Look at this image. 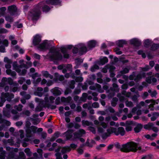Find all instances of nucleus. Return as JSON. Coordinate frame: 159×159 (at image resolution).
<instances>
[{
  "mask_svg": "<svg viewBox=\"0 0 159 159\" xmlns=\"http://www.w3.org/2000/svg\"><path fill=\"white\" fill-rule=\"evenodd\" d=\"M60 50L63 56L55 48L50 49L46 55H43V56L44 59L52 61L54 64L57 65L59 61L62 60L63 57L68 59L70 57L68 52L64 48L61 47Z\"/></svg>",
  "mask_w": 159,
  "mask_h": 159,
  "instance_id": "1",
  "label": "nucleus"
},
{
  "mask_svg": "<svg viewBox=\"0 0 159 159\" xmlns=\"http://www.w3.org/2000/svg\"><path fill=\"white\" fill-rule=\"evenodd\" d=\"M107 133H103L102 136L103 139H106L110 134L114 133L116 135H118L120 134L121 136L124 135L125 133V131L124 128L119 127L118 129L112 127H111L108 129L107 130Z\"/></svg>",
  "mask_w": 159,
  "mask_h": 159,
  "instance_id": "2",
  "label": "nucleus"
},
{
  "mask_svg": "<svg viewBox=\"0 0 159 159\" xmlns=\"http://www.w3.org/2000/svg\"><path fill=\"white\" fill-rule=\"evenodd\" d=\"M141 147L138 145V144L133 142H130L122 145V150L125 152H136L137 150L141 149Z\"/></svg>",
  "mask_w": 159,
  "mask_h": 159,
  "instance_id": "3",
  "label": "nucleus"
},
{
  "mask_svg": "<svg viewBox=\"0 0 159 159\" xmlns=\"http://www.w3.org/2000/svg\"><path fill=\"white\" fill-rule=\"evenodd\" d=\"M146 76V74L145 73H138L136 72H133L128 77V76L124 75L123 76V78L125 80L127 81L128 79L130 80H134V81L137 82L139 80H141L143 77H144Z\"/></svg>",
  "mask_w": 159,
  "mask_h": 159,
  "instance_id": "4",
  "label": "nucleus"
},
{
  "mask_svg": "<svg viewBox=\"0 0 159 159\" xmlns=\"http://www.w3.org/2000/svg\"><path fill=\"white\" fill-rule=\"evenodd\" d=\"M23 60H20L19 61V63L20 65L19 66L17 65V62L16 61L14 62L13 64V69L15 70L20 75H24L26 73V70L25 69L22 70L21 71L20 69L22 68H27L26 65L23 63Z\"/></svg>",
  "mask_w": 159,
  "mask_h": 159,
  "instance_id": "5",
  "label": "nucleus"
},
{
  "mask_svg": "<svg viewBox=\"0 0 159 159\" xmlns=\"http://www.w3.org/2000/svg\"><path fill=\"white\" fill-rule=\"evenodd\" d=\"M30 122L27 121L26 123V129H25L26 134V137H31L32 135V132L33 133H36L39 129H37V128L34 126H31L30 127Z\"/></svg>",
  "mask_w": 159,
  "mask_h": 159,
  "instance_id": "6",
  "label": "nucleus"
},
{
  "mask_svg": "<svg viewBox=\"0 0 159 159\" xmlns=\"http://www.w3.org/2000/svg\"><path fill=\"white\" fill-rule=\"evenodd\" d=\"M14 95L12 93L9 94L8 93H2L1 97V102H0V107L3 106L4 103L6 101V98H7L8 101H10L11 99L14 98Z\"/></svg>",
  "mask_w": 159,
  "mask_h": 159,
  "instance_id": "7",
  "label": "nucleus"
},
{
  "mask_svg": "<svg viewBox=\"0 0 159 159\" xmlns=\"http://www.w3.org/2000/svg\"><path fill=\"white\" fill-rule=\"evenodd\" d=\"M76 46L79 48V54L80 55H84L89 51L87 45L84 43H79L76 44Z\"/></svg>",
  "mask_w": 159,
  "mask_h": 159,
  "instance_id": "8",
  "label": "nucleus"
},
{
  "mask_svg": "<svg viewBox=\"0 0 159 159\" xmlns=\"http://www.w3.org/2000/svg\"><path fill=\"white\" fill-rule=\"evenodd\" d=\"M40 7L38 6H36L34 10L31 12L30 15L33 20H37L39 18V15Z\"/></svg>",
  "mask_w": 159,
  "mask_h": 159,
  "instance_id": "9",
  "label": "nucleus"
},
{
  "mask_svg": "<svg viewBox=\"0 0 159 159\" xmlns=\"http://www.w3.org/2000/svg\"><path fill=\"white\" fill-rule=\"evenodd\" d=\"M104 117L102 116H100L98 118V120L100 123V125H101L102 127L99 126L98 127V131L99 133H103L104 131V130L107 126V124L104 122Z\"/></svg>",
  "mask_w": 159,
  "mask_h": 159,
  "instance_id": "10",
  "label": "nucleus"
},
{
  "mask_svg": "<svg viewBox=\"0 0 159 159\" xmlns=\"http://www.w3.org/2000/svg\"><path fill=\"white\" fill-rule=\"evenodd\" d=\"M103 89L102 88L100 85L96 84L94 85H91L89 87V89L91 90H95L96 89L97 92L99 93H102L104 92V89L107 90L108 88L106 86H103Z\"/></svg>",
  "mask_w": 159,
  "mask_h": 159,
  "instance_id": "11",
  "label": "nucleus"
},
{
  "mask_svg": "<svg viewBox=\"0 0 159 159\" xmlns=\"http://www.w3.org/2000/svg\"><path fill=\"white\" fill-rule=\"evenodd\" d=\"M13 83L16 86L18 85V84L16 82L13 83V80L11 78H3L0 83V86L3 87L8 84L10 85H12Z\"/></svg>",
  "mask_w": 159,
  "mask_h": 159,
  "instance_id": "12",
  "label": "nucleus"
},
{
  "mask_svg": "<svg viewBox=\"0 0 159 159\" xmlns=\"http://www.w3.org/2000/svg\"><path fill=\"white\" fill-rule=\"evenodd\" d=\"M98 41L95 39H91L86 42V45L89 50H92L98 45Z\"/></svg>",
  "mask_w": 159,
  "mask_h": 159,
  "instance_id": "13",
  "label": "nucleus"
},
{
  "mask_svg": "<svg viewBox=\"0 0 159 159\" xmlns=\"http://www.w3.org/2000/svg\"><path fill=\"white\" fill-rule=\"evenodd\" d=\"M72 65L69 64L67 65L62 64L58 66L57 68L59 70L62 69V72L64 73H65L67 70L71 71L72 70Z\"/></svg>",
  "mask_w": 159,
  "mask_h": 159,
  "instance_id": "14",
  "label": "nucleus"
},
{
  "mask_svg": "<svg viewBox=\"0 0 159 159\" xmlns=\"http://www.w3.org/2000/svg\"><path fill=\"white\" fill-rule=\"evenodd\" d=\"M129 42L131 45L134 46L138 47L142 44V41L139 39L134 38L129 40Z\"/></svg>",
  "mask_w": 159,
  "mask_h": 159,
  "instance_id": "15",
  "label": "nucleus"
},
{
  "mask_svg": "<svg viewBox=\"0 0 159 159\" xmlns=\"http://www.w3.org/2000/svg\"><path fill=\"white\" fill-rule=\"evenodd\" d=\"M50 46V43L48 41L44 40L40 43V51H44L48 49Z\"/></svg>",
  "mask_w": 159,
  "mask_h": 159,
  "instance_id": "16",
  "label": "nucleus"
},
{
  "mask_svg": "<svg viewBox=\"0 0 159 159\" xmlns=\"http://www.w3.org/2000/svg\"><path fill=\"white\" fill-rule=\"evenodd\" d=\"M136 122L134 121H127L126 122L125 129L127 131H131L133 126L136 125Z\"/></svg>",
  "mask_w": 159,
  "mask_h": 159,
  "instance_id": "17",
  "label": "nucleus"
},
{
  "mask_svg": "<svg viewBox=\"0 0 159 159\" xmlns=\"http://www.w3.org/2000/svg\"><path fill=\"white\" fill-rule=\"evenodd\" d=\"M85 133L86 132L83 129H80L73 134L74 138V139H78L79 138L83 136L85 134Z\"/></svg>",
  "mask_w": 159,
  "mask_h": 159,
  "instance_id": "18",
  "label": "nucleus"
},
{
  "mask_svg": "<svg viewBox=\"0 0 159 159\" xmlns=\"http://www.w3.org/2000/svg\"><path fill=\"white\" fill-rule=\"evenodd\" d=\"M70 76L72 78L75 79V81L76 82H81L83 80V78L81 76L76 77L74 73L71 74H66L65 75V77L66 78H68Z\"/></svg>",
  "mask_w": 159,
  "mask_h": 159,
  "instance_id": "19",
  "label": "nucleus"
},
{
  "mask_svg": "<svg viewBox=\"0 0 159 159\" xmlns=\"http://www.w3.org/2000/svg\"><path fill=\"white\" fill-rule=\"evenodd\" d=\"M11 63H7V64L5 65L6 68L8 69L6 70V72L8 75H10L12 77H15L16 75V72L15 71H12L11 70L9 69L11 67Z\"/></svg>",
  "mask_w": 159,
  "mask_h": 159,
  "instance_id": "20",
  "label": "nucleus"
},
{
  "mask_svg": "<svg viewBox=\"0 0 159 159\" xmlns=\"http://www.w3.org/2000/svg\"><path fill=\"white\" fill-rule=\"evenodd\" d=\"M152 75V72H149L147 73V75L148 76L146 79V81L148 83L150 84L152 82L153 84H154L157 81V80L155 78H153L151 80V76Z\"/></svg>",
  "mask_w": 159,
  "mask_h": 159,
  "instance_id": "21",
  "label": "nucleus"
},
{
  "mask_svg": "<svg viewBox=\"0 0 159 159\" xmlns=\"http://www.w3.org/2000/svg\"><path fill=\"white\" fill-rule=\"evenodd\" d=\"M61 0H47L46 4L61 6Z\"/></svg>",
  "mask_w": 159,
  "mask_h": 159,
  "instance_id": "22",
  "label": "nucleus"
},
{
  "mask_svg": "<svg viewBox=\"0 0 159 159\" xmlns=\"http://www.w3.org/2000/svg\"><path fill=\"white\" fill-rule=\"evenodd\" d=\"M113 88L111 89V90L113 92L111 93H110L108 95L109 98H110L112 97L115 95V93L114 92H118L119 91V89L118 85L115 84L113 83L112 84Z\"/></svg>",
  "mask_w": 159,
  "mask_h": 159,
  "instance_id": "23",
  "label": "nucleus"
},
{
  "mask_svg": "<svg viewBox=\"0 0 159 159\" xmlns=\"http://www.w3.org/2000/svg\"><path fill=\"white\" fill-rule=\"evenodd\" d=\"M128 42L125 39H120L115 42L116 44L118 47H123L124 45H126Z\"/></svg>",
  "mask_w": 159,
  "mask_h": 159,
  "instance_id": "24",
  "label": "nucleus"
},
{
  "mask_svg": "<svg viewBox=\"0 0 159 159\" xmlns=\"http://www.w3.org/2000/svg\"><path fill=\"white\" fill-rule=\"evenodd\" d=\"M33 44L36 46H39L40 43V35L39 34L35 35L33 37Z\"/></svg>",
  "mask_w": 159,
  "mask_h": 159,
  "instance_id": "25",
  "label": "nucleus"
},
{
  "mask_svg": "<svg viewBox=\"0 0 159 159\" xmlns=\"http://www.w3.org/2000/svg\"><path fill=\"white\" fill-rule=\"evenodd\" d=\"M107 58L106 57H102L100 58L99 61L96 62V63L99 65H104L108 62Z\"/></svg>",
  "mask_w": 159,
  "mask_h": 159,
  "instance_id": "26",
  "label": "nucleus"
},
{
  "mask_svg": "<svg viewBox=\"0 0 159 159\" xmlns=\"http://www.w3.org/2000/svg\"><path fill=\"white\" fill-rule=\"evenodd\" d=\"M10 107V105L7 104L6 106V108L4 109L3 111L4 115L7 117H9L10 116V113L9 111Z\"/></svg>",
  "mask_w": 159,
  "mask_h": 159,
  "instance_id": "27",
  "label": "nucleus"
},
{
  "mask_svg": "<svg viewBox=\"0 0 159 159\" xmlns=\"http://www.w3.org/2000/svg\"><path fill=\"white\" fill-rule=\"evenodd\" d=\"M51 92L55 96L60 95L61 94V90L59 89V88L58 87H55L52 89L51 90Z\"/></svg>",
  "mask_w": 159,
  "mask_h": 159,
  "instance_id": "28",
  "label": "nucleus"
},
{
  "mask_svg": "<svg viewBox=\"0 0 159 159\" xmlns=\"http://www.w3.org/2000/svg\"><path fill=\"white\" fill-rule=\"evenodd\" d=\"M55 78L54 79L55 81L57 82H58L59 81H63L64 78L62 75H59L58 74L56 73L55 74Z\"/></svg>",
  "mask_w": 159,
  "mask_h": 159,
  "instance_id": "29",
  "label": "nucleus"
},
{
  "mask_svg": "<svg viewBox=\"0 0 159 159\" xmlns=\"http://www.w3.org/2000/svg\"><path fill=\"white\" fill-rule=\"evenodd\" d=\"M17 8L16 6L14 5H11L8 7V11L11 15H13L16 11Z\"/></svg>",
  "mask_w": 159,
  "mask_h": 159,
  "instance_id": "30",
  "label": "nucleus"
},
{
  "mask_svg": "<svg viewBox=\"0 0 159 159\" xmlns=\"http://www.w3.org/2000/svg\"><path fill=\"white\" fill-rule=\"evenodd\" d=\"M134 129V130L135 133H139L142 129L143 128V125L140 124H137L136 123V125Z\"/></svg>",
  "mask_w": 159,
  "mask_h": 159,
  "instance_id": "31",
  "label": "nucleus"
},
{
  "mask_svg": "<svg viewBox=\"0 0 159 159\" xmlns=\"http://www.w3.org/2000/svg\"><path fill=\"white\" fill-rule=\"evenodd\" d=\"M138 108L136 107H135L133 108L131 110V112L133 114H135L136 113L137 115L139 116L141 114V111L139 109L137 110Z\"/></svg>",
  "mask_w": 159,
  "mask_h": 159,
  "instance_id": "32",
  "label": "nucleus"
},
{
  "mask_svg": "<svg viewBox=\"0 0 159 159\" xmlns=\"http://www.w3.org/2000/svg\"><path fill=\"white\" fill-rule=\"evenodd\" d=\"M60 135V133L58 131L56 132L50 138V141L52 142L54 141L57 138H58Z\"/></svg>",
  "mask_w": 159,
  "mask_h": 159,
  "instance_id": "33",
  "label": "nucleus"
},
{
  "mask_svg": "<svg viewBox=\"0 0 159 159\" xmlns=\"http://www.w3.org/2000/svg\"><path fill=\"white\" fill-rule=\"evenodd\" d=\"M152 43V40L151 39H146L143 40V45L145 47H149Z\"/></svg>",
  "mask_w": 159,
  "mask_h": 159,
  "instance_id": "34",
  "label": "nucleus"
},
{
  "mask_svg": "<svg viewBox=\"0 0 159 159\" xmlns=\"http://www.w3.org/2000/svg\"><path fill=\"white\" fill-rule=\"evenodd\" d=\"M61 150V148L59 147L55 150L56 153L55 154V156L57 159H62L61 153L59 152Z\"/></svg>",
  "mask_w": 159,
  "mask_h": 159,
  "instance_id": "35",
  "label": "nucleus"
},
{
  "mask_svg": "<svg viewBox=\"0 0 159 159\" xmlns=\"http://www.w3.org/2000/svg\"><path fill=\"white\" fill-rule=\"evenodd\" d=\"M72 131L71 130H69L65 133L67 139H69L72 138Z\"/></svg>",
  "mask_w": 159,
  "mask_h": 159,
  "instance_id": "36",
  "label": "nucleus"
},
{
  "mask_svg": "<svg viewBox=\"0 0 159 159\" xmlns=\"http://www.w3.org/2000/svg\"><path fill=\"white\" fill-rule=\"evenodd\" d=\"M37 74L36 73L35 74L33 75L32 76L33 79H34L33 83L34 85H36L37 84H38L40 82V78L39 77L36 80H35V79H36V78L37 77Z\"/></svg>",
  "mask_w": 159,
  "mask_h": 159,
  "instance_id": "37",
  "label": "nucleus"
},
{
  "mask_svg": "<svg viewBox=\"0 0 159 159\" xmlns=\"http://www.w3.org/2000/svg\"><path fill=\"white\" fill-rule=\"evenodd\" d=\"M81 123L82 125L84 127L89 126L90 125H93V124L91 122H89L88 120H82Z\"/></svg>",
  "mask_w": 159,
  "mask_h": 159,
  "instance_id": "38",
  "label": "nucleus"
},
{
  "mask_svg": "<svg viewBox=\"0 0 159 159\" xmlns=\"http://www.w3.org/2000/svg\"><path fill=\"white\" fill-rule=\"evenodd\" d=\"M157 101L152 100L151 104L148 106V108L150 109V110L151 111H153L154 110V106L156 104Z\"/></svg>",
  "mask_w": 159,
  "mask_h": 159,
  "instance_id": "39",
  "label": "nucleus"
},
{
  "mask_svg": "<svg viewBox=\"0 0 159 159\" xmlns=\"http://www.w3.org/2000/svg\"><path fill=\"white\" fill-rule=\"evenodd\" d=\"M154 125V124L152 123L149 122L147 124L145 125L144 126V128L148 130H151L152 129L153 126Z\"/></svg>",
  "mask_w": 159,
  "mask_h": 159,
  "instance_id": "40",
  "label": "nucleus"
},
{
  "mask_svg": "<svg viewBox=\"0 0 159 159\" xmlns=\"http://www.w3.org/2000/svg\"><path fill=\"white\" fill-rule=\"evenodd\" d=\"M71 150V149L69 146H66L62 148L61 151V153L63 154L67 152H69Z\"/></svg>",
  "mask_w": 159,
  "mask_h": 159,
  "instance_id": "41",
  "label": "nucleus"
},
{
  "mask_svg": "<svg viewBox=\"0 0 159 159\" xmlns=\"http://www.w3.org/2000/svg\"><path fill=\"white\" fill-rule=\"evenodd\" d=\"M130 69V66H128L125 67L120 72L121 75L128 73Z\"/></svg>",
  "mask_w": 159,
  "mask_h": 159,
  "instance_id": "42",
  "label": "nucleus"
},
{
  "mask_svg": "<svg viewBox=\"0 0 159 159\" xmlns=\"http://www.w3.org/2000/svg\"><path fill=\"white\" fill-rule=\"evenodd\" d=\"M158 116H159V113L157 112H153L152 113V116L151 118V120L152 121H154Z\"/></svg>",
  "mask_w": 159,
  "mask_h": 159,
  "instance_id": "43",
  "label": "nucleus"
},
{
  "mask_svg": "<svg viewBox=\"0 0 159 159\" xmlns=\"http://www.w3.org/2000/svg\"><path fill=\"white\" fill-rule=\"evenodd\" d=\"M159 48V44L153 43L151 46L150 49L151 51H155Z\"/></svg>",
  "mask_w": 159,
  "mask_h": 159,
  "instance_id": "44",
  "label": "nucleus"
},
{
  "mask_svg": "<svg viewBox=\"0 0 159 159\" xmlns=\"http://www.w3.org/2000/svg\"><path fill=\"white\" fill-rule=\"evenodd\" d=\"M42 74L46 78H49L51 79H52L53 78V76L49 74L47 71L42 72Z\"/></svg>",
  "mask_w": 159,
  "mask_h": 159,
  "instance_id": "45",
  "label": "nucleus"
},
{
  "mask_svg": "<svg viewBox=\"0 0 159 159\" xmlns=\"http://www.w3.org/2000/svg\"><path fill=\"white\" fill-rule=\"evenodd\" d=\"M99 69V67L98 65L96 64H94L93 66L91 67L90 70L92 72H94L96 70H98Z\"/></svg>",
  "mask_w": 159,
  "mask_h": 159,
  "instance_id": "46",
  "label": "nucleus"
},
{
  "mask_svg": "<svg viewBox=\"0 0 159 159\" xmlns=\"http://www.w3.org/2000/svg\"><path fill=\"white\" fill-rule=\"evenodd\" d=\"M42 10L43 12H47L49 11L51 8L47 4H45L42 7Z\"/></svg>",
  "mask_w": 159,
  "mask_h": 159,
  "instance_id": "47",
  "label": "nucleus"
},
{
  "mask_svg": "<svg viewBox=\"0 0 159 159\" xmlns=\"http://www.w3.org/2000/svg\"><path fill=\"white\" fill-rule=\"evenodd\" d=\"M81 85L80 84H79L77 87L75 89L74 91V93L75 94H79L81 92V89H80V87Z\"/></svg>",
  "mask_w": 159,
  "mask_h": 159,
  "instance_id": "48",
  "label": "nucleus"
},
{
  "mask_svg": "<svg viewBox=\"0 0 159 159\" xmlns=\"http://www.w3.org/2000/svg\"><path fill=\"white\" fill-rule=\"evenodd\" d=\"M72 52L74 54H76L78 53H79V49L77 47L76 45L73 47L72 50Z\"/></svg>",
  "mask_w": 159,
  "mask_h": 159,
  "instance_id": "49",
  "label": "nucleus"
},
{
  "mask_svg": "<svg viewBox=\"0 0 159 159\" xmlns=\"http://www.w3.org/2000/svg\"><path fill=\"white\" fill-rule=\"evenodd\" d=\"M125 104L126 106L129 107H131L134 106L133 103L132 102L128 100L125 101Z\"/></svg>",
  "mask_w": 159,
  "mask_h": 159,
  "instance_id": "50",
  "label": "nucleus"
},
{
  "mask_svg": "<svg viewBox=\"0 0 159 159\" xmlns=\"http://www.w3.org/2000/svg\"><path fill=\"white\" fill-rule=\"evenodd\" d=\"M88 96V94L87 93H84L82 94V96L81 97L80 99L81 101L85 102L86 101L87 98Z\"/></svg>",
  "mask_w": 159,
  "mask_h": 159,
  "instance_id": "51",
  "label": "nucleus"
},
{
  "mask_svg": "<svg viewBox=\"0 0 159 159\" xmlns=\"http://www.w3.org/2000/svg\"><path fill=\"white\" fill-rule=\"evenodd\" d=\"M121 94L129 98L131 96V93L129 92H126V91L124 90L121 92Z\"/></svg>",
  "mask_w": 159,
  "mask_h": 159,
  "instance_id": "52",
  "label": "nucleus"
},
{
  "mask_svg": "<svg viewBox=\"0 0 159 159\" xmlns=\"http://www.w3.org/2000/svg\"><path fill=\"white\" fill-rule=\"evenodd\" d=\"M148 92L150 94L152 97H155L157 94V93L155 90L152 91L151 89H149L148 90Z\"/></svg>",
  "mask_w": 159,
  "mask_h": 159,
  "instance_id": "53",
  "label": "nucleus"
},
{
  "mask_svg": "<svg viewBox=\"0 0 159 159\" xmlns=\"http://www.w3.org/2000/svg\"><path fill=\"white\" fill-rule=\"evenodd\" d=\"M20 95L23 96L24 98L29 99L30 98V96L29 94L25 95V93L24 92H20Z\"/></svg>",
  "mask_w": 159,
  "mask_h": 159,
  "instance_id": "54",
  "label": "nucleus"
},
{
  "mask_svg": "<svg viewBox=\"0 0 159 159\" xmlns=\"http://www.w3.org/2000/svg\"><path fill=\"white\" fill-rule=\"evenodd\" d=\"M91 106V103L90 102H89L87 103H85L83 105V107L84 108H87L88 110L90 109Z\"/></svg>",
  "mask_w": 159,
  "mask_h": 159,
  "instance_id": "55",
  "label": "nucleus"
},
{
  "mask_svg": "<svg viewBox=\"0 0 159 159\" xmlns=\"http://www.w3.org/2000/svg\"><path fill=\"white\" fill-rule=\"evenodd\" d=\"M6 9L5 7H3L0 8V16H3L4 15L5 11Z\"/></svg>",
  "mask_w": 159,
  "mask_h": 159,
  "instance_id": "56",
  "label": "nucleus"
},
{
  "mask_svg": "<svg viewBox=\"0 0 159 159\" xmlns=\"http://www.w3.org/2000/svg\"><path fill=\"white\" fill-rule=\"evenodd\" d=\"M75 84V81L74 80H72L70 83V88L71 89H74L75 88L74 84Z\"/></svg>",
  "mask_w": 159,
  "mask_h": 159,
  "instance_id": "57",
  "label": "nucleus"
},
{
  "mask_svg": "<svg viewBox=\"0 0 159 159\" xmlns=\"http://www.w3.org/2000/svg\"><path fill=\"white\" fill-rule=\"evenodd\" d=\"M57 144L56 143H53L52 145V147L49 149V151H52L55 149V148L57 146Z\"/></svg>",
  "mask_w": 159,
  "mask_h": 159,
  "instance_id": "58",
  "label": "nucleus"
},
{
  "mask_svg": "<svg viewBox=\"0 0 159 159\" xmlns=\"http://www.w3.org/2000/svg\"><path fill=\"white\" fill-rule=\"evenodd\" d=\"M145 102L143 101L141 102L139 104L137 105L136 107L139 109H140L141 107H143L145 105Z\"/></svg>",
  "mask_w": 159,
  "mask_h": 159,
  "instance_id": "59",
  "label": "nucleus"
},
{
  "mask_svg": "<svg viewBox=\"0 0 159 159\" xmlns=\"http://www.w3.org/2000/svg\"><path fill=\"white\" fill-rule=\"evenodd\" d=\"M22 108V106L20 104L18 106H16L14 107V108L19 111H21Z\"/></svg>",
  "mask_w": 159,
  "mask_h": 159,
  "instance_id": "60",
  "label": "nucleus"
},
{
  "mask_svg": "<svg viewBox=\"0 0 159 159\" xmlns=\"http://www.w3.org/2000/svg\"><path fill=\"white\" fill-rule=\"evenodd\" d=\"M42 131L43 129L40 128V135L42 138L44 139L46 138L47 136V133H46L41 132Z\"/></svg>",
  "mask_w": 159,
  "mask_h": 159,
  "instance_id": "61",
  "label": "nucleus"
},
{
  "mask_svg": "<svg viewBox=\"0 0 159 159\" xmlns=\"http://www.w3.org/2000/svg\"><path fill=\"white\" fill-rule=\"evenodd\" d=\"M24 151L27 156H30L31 155V152L29 148H27L25 149Z\"/></svg>",
  "mask_w": 159,
  "mask_h": 159,
  "instance_id": "62",
  "label": "nucleus"
},
{
  "mask_svg": "<svg viewBox=\"0 0 159 159\" xmlns=\"http://www.w3.org/2000/svg\"><path fill=\"white\" fill-rule=\"evenodd\" d=\"M114 50L116 53L117 54L120 55L122 53V52L118 48H115Z\"/></svg>",
  "mask_w": 159,
  "mask_h": 159,
  "instance_id": "63",
  "label": "nucleus"
},
{
  "mask_svg": "<svg viewBox=\"0 0 159 159\" xmlns=\"http://www.w3.org/2000/svg\"><path fill=\"white\" fill-rule=\"evenodd\" d=\"M152 155H145L143 156L141 159H151Z\"/></svg>",
  "mask_w": 159,
  "mask_h": 159,
  "instance_id": "64",
  "label": "nucleus"
}]
</instances>
